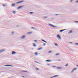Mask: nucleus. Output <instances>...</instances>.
Masks as SVG:
<instances>
[{
    "mask_svg": "<svg viewBox=\"0 0 78 78\" xmlns=\"http://www.w3.org/2000/svg\"><path fill=\"white\" fill-rule=\"evenodd\" d=\"M48 25H50V26H51V27H54L55 28H58L59 27H56V26H55L50 23L48 24Z\"/></svg>",
    "mask_w": 78,
    "mask_h": 78,
    "instance_id": "nucleus-1",
    "label": "nucleus"
},
{
    "mask_svg": "<svg viewBox=\"0 0 78 78\" xmlns=\"http://www.w3.org/2000/svg\"><path fill=\"white\" fill-rule=\"evenodd\" d=\"M16 52L14 51H12V55H14V54H16Z\"/></svg>",
    "mask_w": 78,
    "mask_h": 78,
    "instance_id": "nucleus-2",
    "label": "nucleus"
},
{
    "mask_svg": "<svg viewBox=\"0 0 78 78\" xmlns=\"http://www.w3.org/2000/svg\"><path fill=\"white\" fill-rule=\"evenodd\" d=\"M57 37H58L59 39H61V36L59 34L57 35Z\"/></svg>",
    "mask_w": 78,
    "mask_h": 78,
    "instance_id": "nucleus-3",
    "label": "nucleus"
},
{
    "mask_svg": "<svg viewBox=\"0 0 78 78\" xmlns=\"http://www.w3.org/2000/svg\"><path fill=\"white\" fill-rule=\"evenodd\" d=\"M65 30H66V29L61 30L59 31H60V32H61V33H62V31H65Z\"/></svg>",
    "mask_w": 78,
    "mask_h": 78,
    "instance_id": "nucleus-4",
    "label": "nucleus"
},
{
    "mask_svg": "<svg viewBox=\"0 0 78 78\" xmlns=\"http://www.w3.org/2000/svg\"><path fill=\"white\" fill-rule=\"evenodd\" d=\"M26 36H22L21 37V39H25V38Z\"/></svg>",
    "mask_w": 78,
    "mask_h": 78,
    "instance_id": "nucleus-5",
    "label": "nucleus"
},
{
    "mask_svg": "<svg viewBox=\"0 0 78 78\" xmlns=\"http://www.w3.org/2000/svg\"><path fill=\"white\" fill-rule=\"evenodd\" d=\"M57 69H62V68L61 67H57Z\"/></svg>",
    "mask_w": 78,
    "mask_h": 78,
    "instance_id": "nucleus-6",
    "label": "nucleus"
},
{
    "mask_svg": "<svg viewBox=\"0 0 78 78\" xmlns=\"http://www.w3.org/2000/svg\"><path fill=\"white\" fill-rule=\"evenodd\" d=\"M42 49H43L42 48H38V49H37L38 50H42Z\"/></svg>",
    "mask_w": 78,
    "mask_h": 78,
    "instance_id": "nucleus-7",
    "label": "nucleus"
},
{
    "mask_svg": "<svg viewBox=\"0 0 78 78\" xmlns=\"http://www.w3.org/2000/svg\"><path fill=\"white\" fill-rule=\"evenodd\" d=\"M5 49L0 50V51H1V52H3V51H5Z\"/></svg>",
    "mask_w": 78,
    "mask_h": 78,
    "instance_id": "nucleus-8",
    "label": "nucleus"
},
{
    "mask_svg": "<svg viewBox=\"0 0 78 78\" xmlns=\"http://www.w3.org/2000/svg\"><path fill=\"white\" fill-rule=\"evenodd\" d=\"M33 46L34 47H36V45L35 44V43H33Z\"/></svg>",
    "mask_w": 78,
    "mask_h": 78,
    "instance_id": "nucleus-9",
    "label": "nucleus"
},
{
    "mask_svg": "<svg viewBox=\"0 0 78 78\" xmlns=\"http://www.w3.org/2000/svg\"><path fill=\"white\" fill-rule=\"evenodd\" d=\"M23 2H24V0H22L20 1V3H22Z\"/></svg>",
    "mask_w": 78,
    "mask_h": 78,
    "instance_id": "nucleus-10",
    "label": "nucleus"
},
{
    "mask_svg": "<svg viewBox=\"0 0 78 78\" xmlns=\"http://www.w3.org/2000/svg\"><path fill=\"white\" fill-rule=\"evenodd\" d=\"M41 41H43V42H44L45 43H47V41H45V40H41Z\"/></svg>",
    "mask_w": 78,
    "mask_h": 78,
    "instance_id": "nucleus-11",
    "label": "nucleus"
},
{
    "mask_svg": "<svg viewBox=\"0 0 78 78\" xmlns=\"http://www.w3.org/2000/svg\"><path fill=\"white\" fill-rule=\"evenodd\" d=\"M23 7H24V5H22L21 6H20V9H21V8H23Z\"/></svg>",
    "mask_w": 78,
    "mask_h": 78,
    "instance_id": "nucleus-12",
    "label": "nucleus"
},
{
    "mask_svg": "<svg viewBox=\"0 0 78 78\" xmlns=\"http://www.w3.org/2000/svg\"><path fill=\"white\" fill-rule=\"evenodd\" d=\"M72 33V30H71L70 32L69 33V34H70Z\"/></svg>",
    "mask_w": 78,
    "mask_h": 78,
    "instance_id": "nucleus-13",
    "label": "nucleus"
},
{
    "mask_svg": "<svg viewBox=\"0 0 78 78\" xmlns=\"http://www.w3.org/2000/svg\"><path fill=\"white\" fill-rule=\"evenodd\" d=\"M46 62H51V61L50 60H46Z\"/></svg>",
    "mask_w": 78,
    "mask_h": 78,
    "instance_id": "nucleus-14",
    "label": "nucleus"
},
{
    "mask_svg": "<svg viewBox=\"0 0 78 78\" xmlns=\"http://www.w3.org/2000/svg\"><path fill=\"white\" fill-rule=\"evenodd\" d=\"M54 76V78L55 77H58V75H56L55 76Z\"/></svg>",
    "mask_w": 78,
    "mask_h": 78,
    "instance_id": "nucleus-15",
    "label": "nucleus"
},
{
    "mask_svg": "<svg viewBox=\"0 0 78 78\" xmlns=\"http://www.w3.org/2000/svg\"><path fill=\"white\" fill-rule=\"evenodd\" d=\"M35 55L36 56H37V52H36L35 53Z\"/></svg>",
    "mask_w": 78,
    "mask_h": 78,
    "instance_id": "nucleus-16",
    "label": "nucleus"
},
{
    "mask_svg": "<svg viewBox=\"0 0 78 78\" xmlns=\"http://www.w3.org/2000/svg\"><path fill=\"white\" fill-rule=\"evenodd\" d=\"M31 33H32L31 32H28L27 33V34H31Z\"/></svg>",
    "mask_w": 78,
    "mask_h": 78,
    "instance_id": "nucleus-17",
    "label": "nucleus"
},
{
    "mask_svg": "<svg viewBox=\"0 0 78 78\" xmlns=\"http://www.w3.org/2000/svg\"><path fill=\"white\" fill-rule=\"evenodd\" d=\"M46 18H48V17L44 16V17H43V19H46Z\"/></svg>",
    "mask_w": 78,
    "mask_h": 78,
    "instance_id": "nucleus-18",
    "label": "nucleus"
},
{
    "mask_svg": "<svg viewBox=\"0 0 78 78\" xmlns=\"http://www.w3.org/2000/svg\"><path fill=\"white\" fill-rule=\"evenodd\" d=\"M55 55H56V56H58V55H59V54L58 53L56 54Z\"/></svg>",
    "mask_w": 78,
    "mask_h": 78,
    "instance_id": "nucleus-19",
    "label": "nucleus"
},
{
    "mask_svg": "<svg viewBox=\"0 0 78 78\" xmlns=\"http://www.w3.org/2000/svg\"><path fill=\"white\" fill-rule=\"evenodd\" d=\"M55 45H56V46H58V44H57L56 43H55Z\"/></svg>",
    "mask_w": 78,
    "mask_h": 78,
    "instance_id": "nucleus-20",
    "label": "nucleus"
},
{
    "mask_svg": "<svg viewBox=\"0 0 78 78\" xmlns=\"http://www.w3.org/2000/svg\"><path fill=\"white\" fill-rule=\"evenodd\" d=\"M34 13V12H30V14H33Z\"/></svg>",
    "mask_w": 78,
    "mask_h": 78,
    "instance_id": "nucleus-21",
    "label": "nucleus"
},
{
    "mask_svg": "<svg viewBox=\"0 0 78 78\" xmlns=\"http://www.w3.org/2000/svg\"><path fill=\"white\" fill-rule=\"evenodd\" d=\"M5 66H11V65H5Z\"/></svg>",
    "mask_w": 78,
    "mask_h": 78,
    "instance_id": "nucleus-22",
    "label": "nucleus"
},
{
    "mask_svg": "<svg viewBox=\"0 0 78 78\" xmlns=\"http://www.w3.org/2000/svg\"><path fill=\"white\" fill-rule=\"evenodd\" d=\"M77 69V68H74L73 69V70H76Z\"/></svg>",
    "mask_w": 78,
    "mask_h": 78,
    "instance_id": "nucleus-23",
    "label": "nucleus"
},
{
    "mask_svg": "<svg viewBox=\"0 0 78 78\" xmlns=\"http://www.w3.org/2000/svg\"><path fill=\"white\" fill-rule=\"evenodd\" d=\"M13 14H15V13H16V11H13Z\"/></svg>",
    "mask_w": 78,
    "mask_h": 78,
    "instance_id": "nucleus-24",
    "label": "nucleus"
},
{
    "mask_svg": "<svg viewBox=\"0 0 78 78\" xmlns=\"http://www.w3.org/2000/svg\"><path fill=\"white\" fill-rule=\"evenodd\" d=\"M16 5L15 4H13L12 5V6H14V5Z\"/></svg>",
    "mask_w": 78,
    "mask_h": 78,
    "instance_id": "nucleus-25",
    "label": "nucleus"
},
{
    "mask_svg": "<svg viewBox=\"0 0 78 78\" xmlns=\"http://www.w3.org/2000/svg\"><path fill=\"white\" fill-rule=\"evenodd\" d=\"M65 66H66V67H67V66H68V64H67Z\"/></svg>",
    "mask_w": 78,
    "mask_h": 78,
    "instance_id": "nucleus-26",
    "label": "nucleus"
},
{
    "mask_svg": "<svg viewBox=\"0 0 78 78\" xmlns=\"http://www.w3.org/2000/svg\"><path fill=\"white\" fill-rule=\"evenodd\" d=\"M23 72H27V73H28V71H23Z\"/></svg>",
    "mask_w": 78,
    "mask_h": 78,
    "instance_id": "nucleus-27",
    "label": "nucleus"
},
{
    "mask_svg": "<svg viewBox=\"0 0 78 78\" xmlns=\"http://www.w3.org/2000/svg\"><path fill=\"white\" fill-rule=\"evenodd\" d=\"M59 15H60V14H55V16H59Z\"/></svg>",
    "mask_w": 78,
    "mask_h": 78,
    "instance_id": "nucleus-28",
    "label": "nucleus"
},
{
    "mask_svg": "<svg viewBox=\"0 0 78 78\" xmlns=\"http://www.w3.org/2000/svg\"><path fill=\"white\" fill-rule=\"evenodd\" d=\"M70 50L71 51H73V50L72 49H70Z\"/></svg>",
    "mask_w": 78,
    "mask_h": 78,
    "instance_id": "nucleus-29",
    "label": "nucleus"
},
{
    "mask_svg": "<svg viewBox=\"0 0 78 78\" xmlns=\"http://www.w3.org/2000/svg\"><path fill=\"white\" fill-rule=\"evenodd\" d=\"M75 45H78V43H76L75 44Z\"/></svg>",
    "mask_w": 78,
    "mask_h": 78,
    "instance_id": "nucleus-30",
    "label": "nucleus"
},
{
    "mask_svg": "<svg viewBox=\"0 0 78 78\" xmlns=\"http://www.w3.org/2000/svg\"><path fill=\"white\" fill-rule=\"evenodd\" d=\"M74 72V70H73V69L72 71L71 72L72 73H73V72Z\"/></svg>",
    "mask_w": 78,
    "mask_h": 78,
    "instance_id": "nucleus-31",
    "label": "nucleus"
},
{
    "mask_svg": "<svg viewBox=\"0 0 78 78\" xmlns=\"http://www.w3.org/2000/svg\"><path fill=\"white\" fill-rule=\"evenodd\" d=\"M19 3H20V2H16V4H19Z\"/></svg>",
    "mask_w": 78,
    "mask_h": 78,
    "instance_id": "nucleus-32",
    "label": "nucleus"
},
{
    "mask_svg": "<svg viewBox=\"0 0 78 78\" xmlns=\"http://www.w3.org/2000/svg\"><path fill=\"white\" fill-rule=\"evenodd\" d=\"M20 9V6H19L18 8H17V9Z\"/></svg>",
    "mask_w": 78,
    "mask_h": 78,
    "instance_id": "nucleus-33",
    "label": "nucleus"
},
{
    "mask_svg": "<svg viewBox=\"0 0 78 78\" xmlns=\"http://www.w3.org/2000/svg\"><path fill=\"white\" fill-rule=\"evenodd\" d=\"M76 23H78V21H76L75 22Z\"/></svg>",
    "mask_w": 78,
    "mask_h": 78,
    "instance_id": "nucleus-34",
    "label": "nucleus"
},
{
    "mask_svg": "<svg viewBox=\"0 0 78 78\" xmlns=\"http://www.w3.org/2000/svg\"><path fill=\"white\" fill-rule=\"evenodd\" d=\"M34 42H37V40H34Z\"/></svg>",
    "mask_w": 78,
    "mask_h": 78,
    "instance_id": "nucleus-35",
    "label": "nucleus"
},
{
    "mask_svg": "<svg viewBox=\"0 0 78 78\" xmlns=\"http://www.w3.org/2000/svg\"><path fill=\"white\" fill-rule=\"evenodd\" d=\"M36 70H39V69L37 68H36Z\"/></svg>",
    "mask_w": 78,
    "mask_h": 78,
    "instance_id": "nucleus-36",
    "label": "nucleus"
},
{
    "mask_svg": "<svg viewBox=\"0 0 78 78\" xmlns=\"http://www.w3.org/2000/svg\"><path fill=\"white\" fill-rule=\"evenodd\" d=\"M31 28L32 29H34V27H31Z\"/></svg>",
    "mask_w": 78,
    "mask_h": 78,
    "instance_id": "nucleus-37",
    "label": "nucleus"
},
{
    "mask_svg": "<svg viewBox=\"0 0 78 78\" xmlns=\"http://www.w3.org/2000/svg\"><path fill=\"white\" fill-rule=\"evenodd\" d=\"M34 62H36V63H38V62H36V61H34Z\"/></svg>",
    "mask_w": 78,
    "mask_h": 78,
    "instance_id": "nucleus-38",
    "label": "nucleus"
},
{
    "mask_svg": "<svg viewBox=\"0 0 78 78\" xmlns=\"http://www.w3.org/2000/svg\"><path fill=\"white\" fill-rule=\"evenodd\" d=\"M46 44L45 43H44V46H45V44Z\"/></svg>",
    "mask_w": 78,
    "mask_h": 78,
    "instance_id": "nucleus-39",
    "label": "nucleus"
},
{
    "mask_svg": "<svg viewBox=\"0 0 78 78\" xmlns=\"http://www.w3.org/2000/svg\"><path fill=\"white\" fill-rule=\"evenodd\" d=\"M49 53H51V51H49Z\"/></svg>",
    "mask_w": 78,
    "mask_h": 78,
    "instance_id": "nucleus-40",
    "label": "nucleus"
},
{
    "mask_svg": "<svg viewBox=\"0 0 78 78\" xmlns=\"http://www.w3.org/2000/svg\"><path fill=\"white\" fill-rule=\"evenodd\" d=\"M51 78H54V76H52V77H51Z\"/></svg>",
    "mask_w": 78,
    "mask_h": 78,
    "instance_id": "nucleus-41",
    "label": "nucleus"
},
{
    "mask_svg": "<svg viewBox=\"0 0 78 78\" xmlns=\"http://www.w3.org/2000/svg\"><path fill=\"white\" fill-rule=\"evenodd\" d=\"M70 44H73V42H70Z\"/></svg>",
    "mask_w": 78,
    "mask_h": 78,
    "instance_id": "nucleus-42",
    "label": "nucleus"
},
{
    "mask_svg": "<svg viewBox=\"0 0 78 78\" xmlns=\"http://www.w3.org/2000/svg\"><path fill=\"white\" fill-rule=\"evenodd\" d=\"M76 3H78V0L76 1Z\"/></svg>",
    "mask_w": 78,
    "mask_h": 78,
    "instance_id": "nucleus-43",
    "label": "nucleus"
},
{
    "mask_svg": "<svg viewBox=\"0 0 78 78\" xmlns=\"http://www.w3.org/2000/svg\"><path fill=\"white\" fill-rule=\"evenodd\" d=\"M53 67H56V66H53Z\"/></svg>",
    "mask_w": 78,
    "mask_h": 78,
    "instance_id": "nucleus-44",
    "label": "nucleus"
},
{
    "mask_svg": "<svg viewBox=\"0 0 78 78\" xmlns=\"http://www.w3.org/2000/svg\"><path fill=\"white\" fill-rule=\"evenodd\" d=\"M71 2H73V0H71Z\"/></svg>",
    "mask_w": 78,
    "mask_h": 78,
    "instance_id": "nucleus-45",
    "label": "nucleus"
},
{
    "mask_svg": "<svg viewBox=\"0 0 78 78\" xmlns=\"http://www.w3.org/2000/svg\"><path fill=\"white\" fill-rule=\"evenodd\" d=\"M2 5H3V6H5V5H4L3 4Z\"/></svg>",
    "mask_w": 78,
    "mask_h": 78,
    "instance_id": "nucleus-46",
    "label": "nucleus"
},
{
    "mask_svg": "<svg viewBox=\"0 0 78 78\" xmlns=\"http://www.w3.org/2000/svg\"><path fill=\"white\" fill-rule=\"evenodd\" d=\"M47 65H48V66H49V65H50V64H48Z\"/></svg>",
    "mask_w": 78,
    "mask_h": 78,
    "instance_id": "nucleus-47",
    "label": "nucleus"
},
{
    "mask_svg": "<svg viewBox=\"0 0 78 78\" xmlns=\"http://www.w3.org/2000/svg\"><path fill=\"white\" fill-rule=\"evenodd\" d=\"M22 76V77H24V76Z\"/></svg>",
    "mask_w": 78,
    "mask_h": 78,
    "instance_id": "nucleus-48",
    "label": "nucleus"
},
{
    "mask_svg": "<svg viewBox=\"0 0 78 78\" xmlns=\"http://www.w3.org/2000/svg\"><path fill=\"white\" fill-rule=\"evenodd\" d=\"M12 34H13L14 33V32H12Z\"/></svg>",
    "mask_w": 78,
    "mask_h": 78,
    "instance_id": "nucleus-49",
    "label": "nucleus"
},
{
    "mask_svg": "<svg viewBox=\"0 0 78 78\" xmlns=\"http://www.w3.org/2000/svg\"><path fill=\"white\" fill-rule=\"evenodd\" d=\"M76 66L78 67V65H76Z\"/></svg>",
    "mask_w": 78,
    "mask_h": 78,
    "instance_id": "nucleus-50",
    "label": "nucleus"
},
{
    "mask_svg": "<svg viewBox=\"0 0 78 78\" xmlns=\"http://www.w3.org/2000/svg\"><path fill=\"white\" fill-rule=\"evenodd\" d=\"M58 61H60V60H59Z\"/></svg>",
    "mask_w": 78,
    "mask_h": 78,
    "instance_id": "nucleus-51",
    "label": "nucleus"
},
{
    "mask_svg": "<svg viewBox=\"0 0 78 78\" xmlns=\"http://www.w3.org/2000/svg\"><path fill=\"white\" fill-rule=\"evenodd\" d=\"M0 53H2L1 51H0Z\"/></svg>",
    "mask_w": 78,
    "mask_h": 78,
    "instance_id": "nucleus-52",
    "label": "nucleus"
}]
</instances>
